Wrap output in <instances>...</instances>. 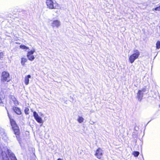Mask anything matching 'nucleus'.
I'll return each instance as SVG.
<instances>
[{"label":"nucleus","instance_id":"f257e3e1","mask_svg":"<svg viewBox=\"0 0 160 160\" xmlns=\"http://www.w3.org/2000/svg\"><path fill=\"white\" fill-rule=\"evenodd\" d=\"M8 116L12 128L18 141H21V132L19 127L15 121L12 118V116L8 113Z\"/></svg>","mask_w":160,"mask_h":160},{"label":"nucleus","instance_id":"f03ea898","mask_svg":"<svg viewBox=\"0 0 160 160\" xmlns=\"http://www.w3.org/2000/svg\"><path fill=\"white\" fill-rule=\"evenodd\" d=\"M134 53L131 55L128 58V60L130 63H132L135 60L138 59L140 55V52L137 49L133 51Z\"/></svg>","mask_w":160,"mask_h":160},{"label":"nucleus","instance_id":"7ed1b4c3","mask_svg":"<svg viewBox=\"0 0 160 160\" xmlns=\"http://www.w3.org/2000/svg\"><path fill=\"white\" fill-rule=\"evenodd\" d=\"M10 80L9 73L7 71H3L1 75V81L2 82H8Z\"/></svg>","mask_w":160,"mask_h":160},{"label":"nucleus","instance_id":"20e7f679","mask_svg":"<svg viewBox=\"0 0 160 160\" xmlns=\"http://www.w3.org/2000/svg\"><path fill=\"white\" fill-rule=\"evenodd\" d=\"M46 3L47 6L49 9H58L59 6L57 3H54L52 0H47Z\"/></svg>","mask_w":160,"mask_h":160},{"label":"nucleus","instance_id":"39448f33","mask_svg":"<svg viewBox=\"0 0 160 160\" xmlns=\"http://www.w3.org/2000/svg\"><path fill=\"white\" fill-rule=\"evenodd\" d=\"M7 152L8 156L7 155L4 156L2 155L3 160H9L8 157H9L11 160H17L14 154L11 152L9 149L7 150Z\"/></svg>","mask_w":160,"mask_h":160},{"label":"nucleus","instance_id":"423d86ee","mask_svg":"<svg viewBox=\"0 0 160 160\" xmlns=\"http://www.w3.org/2000/svg\"><path fill=\"white\" fill-rule=\"evenodd\" d=\"M103 150L100 148H98L95 151L94 155L98 159H101L103 157Z\"/></svg>","mask_w":160,"mask_h":160},{"label":"nucleus","instance_id":"0eeeda50","mask_svg":"<svg viewBox=\"0 0 160 160\" xmlns=\"http://www.w3.org/2000/svg\"><path fill=\"white\" fill-rule=\"evenodd\" d=\"M146 89L145 88H142L141 90H139L137 93V98L138 100L141 101L143 97V92L146 91Z\"/></svg>","mask_w":160,"mask_h":160},{"label":"nucleus","instance_id":"6e6552de","mask_svg":"<svg viewBox=\"0 0 160 160\" xmlns=\"http://www.w3.org/2000/svg\"><path fill=\"white\" fill-rule=\"evenodd\" d=\"M33 116L35 119L38 123H42L43 122L42 118L39 116L38 113L35 111L33 112Z\"/></svg>","mask_w":160,"mask_h":160},{"label":"nucleus","instance_id":"1a4fd4ad","mask_svg":"<svg viewBox=\"0 0 160 160\" xmlns=\"http://www.w3.org/2000/svg\"><path fill=\"white\" fill-rule=\"evenodd\" d=\"M51 25L53 27L58 28L60 25V22L58 20H53L51 23Z\"/></svg>","mask_w":160,"mask_h":160},{"label":"nucleus","instance_id":"9d476101","mask_svg":"<svg viewBox=\"0 0 160 160\" xmlns=\"http://www.w3.org/2000/svg\"><path fill=\"white\" fill-rule=\"evenodd\" d=\"M12 109L18 115H19L22 113L20 109L18 107H13Z\"/></svg>","mask_w":160,"mask_h":160},{"label":"nucleus","instance_id":"9b49d317","mask_svg":"<svg viewBox=\"0 0 160 160\" xmlns=\"http://www.w3.org/2000/svg\"><path fill=\"white\" fill-rule=\"evenodd\" d=\"M5 96L3 92H0V104H3V100Z\"/></svg>","mask_w":160,"mask_h":160},{"label":"nucleus","instance_id":"f8f14e48","mask_svg":"<svg viewBox=\"0 0 160 160\" xmlns=\"http://www.w3.org/2000/svg\"><path fill=\"white\" fill-rule=\"evenodd\" d=\"M31 76L30 75H28L25 77L24 83L26 85H28L29 82V78H30Z\"/></svg>","mask_w":160,"mask_h":160},{"label":"nucleus","instance_id":"ddd939ff","mask_svg":"<svg viewBox=\"0 0 160 160\" xmlns=\"http://www.w3.org/2000/svg\"><path fill=\"white\" fill-rule=\"evenodd\" d=\"M28 60L26 58H22L21 59V63L22 66H24L25 63Z\"/></svg>","mask_w":160,"mask_h":160},{"label":"nucleus","instance_id":"4468645a","mask_svg":"<svg viewBox=\"0 0 160 160\" xmlns=\"http://www.w3.org/2000/svg\"><path fill=\"white\" fill-rule=\"evenodd\" d=\"M35 52V50L34 49L28 52L27 55V57H29V55H32Z\"/></svg>","mask_w":160,"mask_h":160},{"label":"nucleus","instance_id":"2eb2a0df","mask_svg":"<svg viewBox=\"0 0 160 160\" xmlns=\"http://www.w3.org/2000/svg\"><path fill=\"white\" fill-rule=\"evenodd\" d=\"M19 47L21 49H25V50H28L29 49V48L28 47L24 45H21L19 46Z\"/></svg>","mask_w":160,"mask_h":160},{"label":"nucleus","instance_id":"dca6fc26","mask_svg":"<svg viewBox=\"0 0 160 160\" xmlns=\"http://www.w3.org/2000/svg\"><path fill=\"white\" fill-rule=\"evenodd\" d=\"M156 47V49H160V40H158L157 42Z\"/></svg>","mask_w":160,"mask_h":160},{"label":"nucleus","instance_id":"f3484780","mask_svg":"<svg viewBox=\"0 0 160 160\" xmlns=\"http://www.w3.org/2000/svg\"><path fill=\"white\" fill-rule=\"evenodd\" d=\"M77 120L79 123H81L83 122L84 119L82 117L79 116L78 117V119Z\"/></svg>","mask_w":160,"mask_h":160},{"label":"nucleus","instance_id":"a211bd4d","mask_svg":"<svg viewBox=\"0 0 160 160\" xmlns=\"http://www.w3.org/2000/svg\"><path fill=\"white\" fill-rule=\"evenodd\" d=\"M132 154L135 157H138L139 154V152L138 151H134Z\"/></svg>","mask_w":160,"mask_h":160},{"label":"nucleus","instance_id":"6ab92c4d","mask_svg":"<svg viewBox=\"0 0 160 160\" xmlns=\"http://www.w3.org/2000/svg\"><path fill=\"white\" fill-rule=\"evenodd\" d=\"M28 57V60L31 61H33L35 58L34 56V55H29V57Z\"/></svg>","mask_w":160,"mask_h":160},{"label":"nucleus","instance_id":"aec40b11","mask_svg":"<svg viewBox=\"0 0 160 160\" xmlns=\"http://www.w3.org/2000/svg\"><path fill=\"white\" fill-rule=\"evenodd\" d=\"M29 109L28 107L25 108L24 109V112L26 115H28L29 114Z\"/></svg>","mask_w":160,"mask_h":160},{"label":"nucleus","instance_id":"412c9836","mask_svg":"<svg viewBox=\"0 0 160 160\" xmlns=\"http://www.w3.org/2000/svg\"><path fill=\"white\" fill-rule=\"evenodd\" d=\"M152 11H160V5L159 6L157 7L154 8H153L152 9Z\"/></svg>","mask_w":160,"mask_h":160},{"label":"nucleus","instance_id":"4be33fe9","mask_svg":"<svg viewBox=\"0 0 160 160\" xmlns=\"http://www.w3.org/2000/svg\"><path fill=\"white\" fill-rule=\"evenodd\" d=\"M3 53L2 52H0V59L3 58Z\"/></svg>","mask_w":160,"mask_h":160},{"label":"nucleus","instance_id":"5701e85b","mask_svg":"<svg viewBox=\"0 0 160 160\" xmlns=\"http://www.w3.org/2000/svg\"><path fill=\"white\" fill-rule=\"evenodd\" d=\"M57 160H63L60 158H58L57 159Z\"/></svg>","mask_w":160,"mask_h":160},{"label":"nucleus","instance_id":"b1692460","mask_svg":"<svg viewBox=\"0 0 160 160\" xmlns=\"http://www.w3.org/2000/svg\"><path fill=\"white\" fill-rule=\"evenodd\" d=\"M15 43L16 44H19L20 43L19 42H16Z\"/></svg>","mask_w":160,"mask_h":160},{"label":"nucleus","instance_id":"393cba45","mask_svg":"<svg viewBox=\"0 0 160 160\" xmlns=\"http://www.w3.org/2000/svg\"><path fill=\"white\" fill-rule=\"evenodd\" d=\"M159 107H160V104L159 105Z\"/></svg>","mask_w":160,"mask_h":160}]
</instances>
